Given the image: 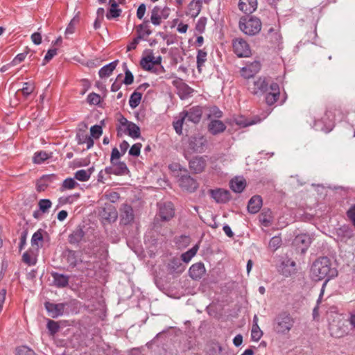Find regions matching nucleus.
I'll return each instance as SVG.
<instances>
[{
  "label": "nucleus",
  "instance_id": "6e6d98bb",
  "mask_svg": "<svg viewBox=\"0 0 355 355\" xmlns=\"http://www.w3.org/2000/svg\"><path fill=\"white\" fill-rule=\"evenodd\" d=\"M206 24H207V19L205 17H200L198 20L196 25V29L197 30V31H198L199 33L204 32V31L205 29Z\"/></svg>",
  "mask_w": 355,
  "mask_h": 355
},
{
  "label": "nucleus",
  "instance_id": "6e6552de",
  "mask_svg": "<svg viewBox=\"0 0 355 355\" xmlns=\"http://www.w3.org/2000/svg\"><path fill=\"white\" fill-rule=\"evenodd\" d=\"M207 142L206 139L200 135L191 137L188 141L187 150L191 153H201Z\"/></svg>",
  "mask_w": 355,
  "mask_h": 355
},
{
  "label": "nucleus",
  "instance_id": "f8f14e48",
  "mask_svg": "<svg viewBox=\"0 0 355 355\" xmlns=\"http://www.w3.org/2000/svg\"><path fill=\"white\" fill-rule=\"evenodd\" d=\"M111 164V166L106 167L105 169V171L107 174L124 175L128 173V168L125 163L118 161Z\"/></svg>",
  "mask_w": 355,
  "mask_h": 355
},
{
  "label": "nucleus",
  "instance_id": "e433bc0d",
  "mask_svg": "<svg viewBox=\"0 0 355 355\" xmlns=\"http://www.w3.org/2000/svg\"><path fill=\"white\" fill-rule=\"evenodd\" d=\"M142 94L137 91L134 92L129 99V105L132 108L137 107L141 100Z\"/></svg>",
  "mask_w": 355,
  "mask_h": 355
},
{
  "label": "nucleus",
  "instance_id": "bb28decb",
  "mask_svg": "<svg viewBox=\"0 0 355 355\" xmlns=\"http://www.w3.org/2000/svg\"><path fill=\"white\" fill-rule=\"evenodd\" d=\"M118 61H113L104 67H103L98 71V75L101 78L109 77L116 69Z\"/></svg>",
  "mask_w": 355,
  "mask_h": 355
},
{
  "label": "nucleus",
  "instance_id": "79ce46f5",
  "mask_svg": "<svg viewBox=\"0 0 355 355\" xmlns=\"http://www.w3.org/2000/svg\"><path fill=\"white\" fill-rule=\"evenodd\" d=\"M50 157L49 155L44 151L35 153L33 157V162L35 164H41Z\"/></svg>",
  "mask_w": 355,
  "mask_h": 355
},
{
  "label": "nucleus",
  "instance_id": "864d4df0",
  "mask_svg": "<svg viewBox=\"0 0 355 355\" xmlns=\"http://www.w3.org/2000/svg\"><path fill=\"white\" fill-rule=\"evenodd\" d=\"M125 67V78L123 80V83L126 85H131L134 81V76L132 73L129 71L127 68L125 64H124Z\"/></svg>",
  "mask_w": 355,
  "mask_h": 355
},
{
  "label": "nucleus",
  "instance_id": "13d9d810",
  "mask_svg": "<svg viewBox=\"0 0 355 355\" xmlns=\"http://www.w3.org/2000/svg\"><path fill=\"white\" fill-rule=\"evenodd\" d=\"M17 355H35V353L28 347L22 346L17 348Z\"/></svg>",
  "mask_w": 355,
  "mask_h": 355
},
{
  "label": "nucleus",
  "instance_id": "c756f323",
  "mask_svg": "<svg viewBox=\"0 0 355 355\" xmlns=\"http://www.w3.org/2000/svg\"><path fill=\"white\" fill-rule=\"evenodd\" d=\"M239 9L246 14L253 12L257 8V1H240Z\"/></svg>",
  "mask_w": 355,
  "mask_h": 355
},
{
  "label": "nucleus",
  "instance_id": "de8ad7c7",
  "mask_svg": "<svg viewBox=\"0 0 355 355\" xmlns=\"http://www.w3.org/2000/svg\"><path fill=\"white\" fill-rule=\"evenodd\" d=\"M103 133L102 127L98 125H93L90 128L91 137L98 139Z\"/></svg>",
  "mask_w": 355,
  "mask_h": 355
},
{
  "label": "nucleus",
  "instance_id": "5701e85b",
  "mask_svg": "<svg viewBox=\"0 0 355 355\" xmlns=\"http://www.w3.org/2000/svg\"><path fill=\"white\" fill-rule=\"evenodd\" d=\"M205 273V268L202 263H194L189 268V275L193 279H200Z\"/></svg>",
  "mask_w": 355,
  "mask_h": 355
},
{
  "label": "nucleus",
  "instance_id": "a18cd8bd",
  "mask_svg": "<svg viewBox=\"0 0 355 355\" xmlns=\"http://www.w3.org/2000/svg\"><path fill=\"white\" fill-rule=\"evenodd\" d=\"M83 230H77L69 236V241L71 243H78L83 239Z\"/></svg>",
  "mask_w": 355,
  "mask_h": 355
},
{
  "label": "nucleus",
  "instance_id": "a211bd4d",
  "mask_svg": "<svg viewBox=\"0 0 355 355\" xmlns=\"http://www.w3.org/2000/svg\"><path fill=\"white\" fill-rule=\"evenodd\" d=\"M214 200L218 203H225L230 199V193L227 190L216 189L210 191Z\"/></svg>",
  "mask_w": 355,
  "mask_h": 355
},
{
  "label": "nucleus",
  "instance_id": "72a5a7b5",
  "mask_svg": "<svg viewBox=\"0 0 355 355\" xmlns=\"http://www.w3.org/2000/svg\"><path fill=\"white\" fill-rule=\"evenodd\" d=\"M43 233V230H39L33 234L31 239V244L33 247L36 246L39 248L42 246Z\"/></svg>",
  "mask_w": 355,
  "mask_h": 355
},
{
  "label": "nucleus",
  "instance_id": "338daca9",
  "mask_svg": "<svg viewBox=\"0 0 355 355\" xmlns=\"http://www.w3.org/2000/svg\"><path fill=\"white\" fill-rule=\"evenodd\" d=\"M32 42L36 44L39 45L42 42V36L40 33H34L31 35Z\"/></svg>",
  "mask_w": 355,
  "mask_h": 355
},
{
  "label": "nucleus",
  "instance_id": "f257e3e1",
  "mask_svg": "<svg viewBox=\"0 0 355 355\" xmlns=\"http://www.w3.org/2000/svg\"><path fill=\"white\" fill-rule=\"evenodd\" d=\"M338 275L337 270L332 267L331 260L327 257H320L316 259L311 268V276L315 281L326 279L320 291V297L323 295L324 287L327 282Z\"/></svg>",
  "mask_w": 355,
  "mask_h": 355
},
{
  "label": "nucleus",
  "instance_id": "dca6fc26",
  "mask_svg": "<svg viewBox=\"0 0 355 355\" xmlns=\"http://www.w3.org/2000/svg\"><path fill=\"white\" fill-rule=\"evenodd\" d=\"M159 209V215L163 220H168L173 217L174 209L171 202H160Z\"/></svg>",
  "mask_w": 355,
  "mask_h": 355
},
{
  "label": "nucleus",
  "instance_id": "7ed1b4c3",
  "mask_svg": "<svg viewBox=\"0 0 355 355\" xmlns=\"http://www.w3.org/2000/svg\"><path fill=\"white\" fill-rule=\"evenodd\" d=\"M116 129L118 136L121 137L124 135H128L133 139H137L140 137L139 127L122 116L118 120Z\"/></svg>",
  "mask_w": 355,
  "mask_h": 355
},
{
  "label": "nucleus",
  "instance_id": "09e8293b",
  "mask_svg": "<svg viewBox=\"0 0 355 355\" xmlns=\"http://www.w3.org/2000/svg\"><path fill=\"white\" fill-rule=\"evenodd\" d=\"M281 245H282V239L279 236H273L269 242V247L272 250H276L281 246Z\"/></svg>",
  "mask_w": 355,
  "mask_h": 355
},
{
  "label": "nucleus",
  "instance_id": "b1692460",
  "mask_svg": "<svg viewBox=\"0 0 355 355\" xmlns=\"http://www.w3.org/2000/svg\"><path fill=\"white\" fill-rule=\"evenodd\" d=\"M206 166V161L202 157H196L189 162V167L193 172H202Z\"/></svg>",
  "mask_w": 355,
  "mask_h": 355
},
{
  "label": "nucleus",
  "instance_id": "f704fd0d",
  "mask_svg": "<svg viewBox=\"0 0 355 355\" xmlns=\"http://www.w3.org/2000/svg\"><path fill=\"white\" fill-rule=\"evenodd\" d=\"M121 12V10L118 8V4L116 1L112 3L106 17L108 19L118 17Z\"/></svg>",
  "mask_w": 355,
  "mask_h": 355
},
{
  "label": "nucleus",
  "instance_id": "7c9ffc66",
  "mask_svg": "<svg viewBox=\"0 0 355 355\" xmlns=\"http://www.w3.org/2000/svg\"><path fill=\"white\" fill-rule=\"evenodd\" d=\"M200 8V1H190L187 13L192 17H196L199 14Z\"/></svg>",
  "mask_w": 355,
  "mask_h": 355
},
{
  "label": "nucleus",
  "instance_id": "1a4fd4ad",
  "mask_svg": "<svg viewBox=\"0 0 355 355\" xmlns=\"http://www.w3.org/2000/svg\"><path fill=\"white\" fill-rule=\"evenodd\" d=\"M248 85L249 91L254 94H261L268 91V84L263 78L249 82Z\"/></svg>",
  "mask_w": 355,
  "mask_h": 355
},
{
  "label": "nucleus",
  "instance_id": "c9c22d12",
  "mask_svg": "<svg viewBox=\"0 0 355 355\" xmlns=\"http://www.w3.org/2000/svg\"><path fill=\"white\" fill-rule=\"evenodd\" d=\"M253 320L255 322V324L252 327L251 336H252V340H254L255 341H258L261 338L263 334L257 323V315H254Z\"/></svg>",
  "mask_w": 355,
  "mask_h": 355
},
{
  "label": "nucleus",
  "instance_id": "052dcab7",
  "mask_svg": "<svg viewBox=\"0 0 355 355\" xmlns=\"http://www.w3.org/2000/svg\"><path fill=\"white\" fill-rule=\"evenodd\" d=\"M22 260L24 263L29 266L34 265L35 263V258L31 256L29 252H26L22 256Z\"/></svg>",
  "mask_w": 355,
  "mask_h": 355
},
{
  "label": "nucleus",
  "instance_id": "a878e982",
  "mask_svg": "<svg viewBox=\"0 0 355 355\" xmlns=\"http://www.w3.org/2000/svg\"><path fill=\"white\" fill-rule=\"evenodd\" d=\"M209 130L213 135H217L223 132L225 128V125L219 120H211L209 124Z\"/></svg>",
  "mask_w": 355,
  "mask_h": 355
},
{
  "label": "nucleus",
  "instance_id": "4468645a",
  "mask_svg": "<svg viewBox=\"0 0 355 355\" xmlns=\"http://www.w3.org/2000/svg\"><path fill=\"white\" fill-rule=\"evenodd\" d=\"M179 186L189 192H193L198 188V183L191 176L187 175H182L178 180Z\"/></svg>",
  "mask_w": 355,
  "mask_h": 355
},
{
  "label": "nucleus",
  "instance_id": "473e14b6",
  "mask_svg": "<svg viewBox=\"0 0 355 355\" xmlns=\"http://www.w3.org/2000/svg\"><path fill=\"white\" fill-rule=\"evenodd\" d=\"M53 282L58 287H64L68 284L69 279L67 276L58 273H53Z\"/></svg>",
  "mask_w": 355,
  "mask_h": 355
},
{
  "label": "nucleus",
  "instance_id": "2f4dec72",
  "mask_svg": "<svg viewBox=\"0 0 355 355\" xmlns=\"http://www.w3.org/2000/svg\"><path fill=\"white\" fill-rule=\"evenodd\" d=\"M136 30L137 33V37L140 40L144 39L151 34V31L150 30L149 26L146 24L137 26Z\"/></svg>",
  "mask_w": 355,
  "mask_h": 355
},
{
  "label": "nucleus",
  "instance_id": "774afa93",
  "mask_svg": "<svg viewBox=\"0 0 355 355\" xmlns=\"http://www.w3.org/2000/svg\"><path fill=\"white\" fill-rule=\"evenodd\" d=\"M26 55L24 53L18 54L12 61L11 64L12 66L17 65L24 60Z\"/></svg>",
  "mask_w": 355,
  "mask_h": 355
},
{
  "label": "nucleus",
  "instance_id": "a19ab883",
  "mask_svg": "<svg viewBox=\"0 0 355 355\" xmlns=\"http://www.w3.org/2000/svg\"><path fill=\"white\" fill-rule=\"evenodd\" d=\"M78 185V183L76 182L74 179L67 178L66 180H64L62 184L61 190L64 191L66 189H73Z\"/></svg>",
  "mask_w": 355,
  "mask_h": 355
},
{
  "label": "nucleus",
  "instance_id": "cd10ccee",
  "mask_svg": "<svg viewBox=\"0 0 355 355\" xmlns=\"http://www.w3.org/2000/svg\"><path fill=\"white\" fill-rule=\"evenodd\" d=\"M245 180L241 177H236L230 182V187L233 191L241 193L245 187Z\"/></svg>",
  "mask_w": 355,
  "mask_h": 355
},
{
  "label": "nucleus",
  "instance_id": "e2e57ef3",
  "mask_svg": "<svg viewBox=\"0 0 355 355\" xmlns=\"http://www.w3.org/2000/svg\"><path fill=\"white\" fill-rule=\"evenodd\" d=\"M57 54V49H49L44 58V64L46 63V62H49L55 55Z\"/></svg>",
  "mask_w": 355,
  "mask_h": 355
},
{
  "label": "nucleus",
  "instance_id": "393cba45",
  "mask_svg": "<svg viewBox=\"0 0 355 355\" xmlns=\"http://www.w3.org/2000/svg\"><path fill=\"white\" fill-rule=\"evenodd\" d=\"M262 206V199L259 196H254L250 198L248 205L249 212L252 214L257 213Z\"/></svg>",
  "mask_w": 355,
  "mask_h": 355
},
{
  "label": "nucleus",
  "instance_id": "3c124183",
  "mask_svg": "<svg viewBox=\"0 0 355 355\" xmlns=\"http://www.w3.org/2000/svg\"><path fill=\"white\" fill-rule=\"evenodd\" d=\"M51 202L48 199H42L39 201L38 205L40 209L43 212L46 213L48 211L49 208L51 207Z\"/></svg>",
  "mask_w": 355,
  "mask_h": 355
},
{
  "label": "nucleus",
  "instance_id": "5fc2aeb1",
  "mask_svg": "<svg viewBox=\"0 0 355 355\" xmlns=\"http://www.w3.org/2000/svg\"><path fill=\"white\" fill-rule=\"evenodd\" d=\"M78 137V143L79 144H86L87 145V149L91 148L94 146V140L93 138L91 137L85 136L84 140H80V135H78L77 136Z\"/></svg>",
  "mask_w": 355,
  "mask_h": 355
},
{
  "label": "nucleus",
  "instance_id": "423d86ee",
  "mask_svg": "<svg viewBox=\"0 0 355 355\" xmlns=\"http://www.w3.org/2000/svg\"><path fill=\"white\" fill-rule=\"evenodd\" d=\"M232 47L234 52L239 58L249 57L251 55L249 44L241 38H236L233 40Z\"/></svg>",
  "mask_w": 355,
  "mask_h": 355
},
{
  "label": "nucleus",
  "instance_id": "4c0bfd02",
  "mask_svg": "<svg viewBox=\"0 0 355 355\" xmlns=\"http://www.w3.org/2000/svg\"><path fill=\"white\" fill-rule=\"evenodd\" d=\"M207 52L202 49L198 50L197 55V68L199 72L201 71L202 67L207 60Z\"/></svg>",
  "mask_w": 355,
  "mask_h": 355
},
{
  "label": "nucleus",
  "instance_id": "f03ea898",
  "mask_svg": "<svg viewBox=\"0 0 355 355\" xmlns=\"http://www.w3.org/2000/svg\"><path fill=\"white\" fill-rule=\"evenodd\" d=\"M162 60L160 55L155 57L152 52H150L141 58L140 65L144 70L158 75L165 71L164 67L161 65Z\"/></svg>",
  "mask_w": 355,
  "mask_h": 355
},
{
  "label": "nucleus",
  "instance_id": "603ef678",
  "mask_svg": "<svg viewBox=\"0 0 355 355\" xmlns=\"http://www.w3.org/2000/svg\"><path fill=\"white\" fill-rule=\"evenodd\" d=\"M87 102L91 105H98L101 103V96L96 93H91L87 96Z\"/></svg>",
  "mask_w": 355,
  "mask_h": 355
},
{
  "label": "nucleus",
  "instance_id": "4d7b16f0",
  "mask_svg": "<svg viewBox=\"0 0 355 355\" xmlns=\"http://www.w3.org/2000/svg\"><path fill=\"white\" fill-rule=\"evenodd\" d=\"M141 146H142L140 143L135 144L129 150V154L135 157L139 156L140 154Z\"/></svg>",
  "mask_w": 355,
  "mask_h": 355
},
{
  "label": "nucleus",
  "instance_id": "ddd939ff",
  "mask_svg": "<svg viewBox=\"0 0 355 355\" xmlns=\"http://www.w3.org/2000/svg\"><path fill=\"white\" fill-rule=\"evenodd\" d=\"M334 234L337 241L346 243L354 236V231L350 227L343 225L336 229Z\"/></svg>",
  "mask_w": 355,
  "mask_h": 355
},
{
  "label": "nucleus",
  "instance_id": "37998d69",
  "mask_svg": "<svg viewBox=\"0 0 355 355\" xmlns=\"http://www.w3.org/2000/svg\"><path fill=\"white\" fill-rule=\"evenodd\" d=\"M186 122V119L182 116L181 112L179 114L178 119L173 122V128L178 135H181L182 132V125Z\"/></svg>",
  "mask_w": 355,
  "mask_h": 355
},
{
  "label": "nucleus",
  "instance_id": "c03bdc74",
  "mask_svg": "<svg viewBox=\"0 0 355 355\" xmlns=\"http://www.w3.org/2000/svg\"><path fill=\"white\" fill-rule=\"evenodd\" d=\"M78 21H79V18L77 16L74 17L71 20V21L69 22V24L67 26L66 31H65L66 35H71L74 33L76 26L78 24Z\"/></svg>",
  "mask_w": 355,
  "mask_h": 355
},
{
  "label": "nucleus",
  "instance_id": "0e129e2a",
  "mask_svg": "<svg viewBox=\"0 0 355 355\" xmlns=\"http://www.w3.org/2000/svg\"><path fill=\"white\" fill-rule=\"evenodd\" d=\"M121 157L120 152L116 148H114L112 150L110 162L111 163H114L115 162H118Z\"/></svg>",
  "mask_w": 355,
  "mask_h": 355
},
{
  "label": "nucleus",
  "instance_id": "49530a36",
  "mask_svg": "<svg viewBox=\"0 0 355 355\" xmlns=\"http://www.w3.org/2000/svg\"><path fill=\"white\" fill-rule=\"evenodd\" d=\"M34 89L35 86L33 83H24L23 87L20 89V91L25 97H27L34 91Z\"/></svg>",
  "mask_w": 355,
  "mask_h": 355
},
{
  "label": "nucleus",
  "instance_id": "aec40b11",
  "mask_svg": "<svg viewBox=\"0 0 355 355\" xmlns=\"http://www.w3.org/2000/svg\"><path fill=\"white\" fill-rule=\"evenodd\" d=\"M269 92L266 96V101L268 105H272L277 102L279 96V87L277 83H272L270 85Z\"/></svg>",
  "mask_w": 355,
  "mask_h": 355
},
{
  "label": "nucleus",
  "instance_id": "20e7f679",
  "mask_svg": "<svg viewBox=\"0 0 355 355\" xmlns=\"http://www.w3.org/2000/svg\"><path fill=\"white\" fill-rule=\"evenodd\" d=\"M239 28L245 34L254 35L261 31V22L257 17H242L239 21Z\"/></svg>",
  "mask_w": 355,
  "mask_h": 355
},
{
  "label": "nucleus",
  "instance_id": "412c9836",
  "mask_svg": "<svg viewBox=\"0 0 355 355\" xmlns=\"http://www.w3.org/2000/svg\"><path fill=\"white\" fill-rule=\"evenodd\" d=\"M121 220L124 225L130 223L134 220L132 208L126 204H123L120 209Z\"/></svg>",
  "mask_w": 355,
  "mask_h": 355
},
{
  "label": "nucleus",
  "instance_id": "9b49d317",
  "mask_svg": "<svg viewBox=\"0 0 355 355\" xmlns=\"http://www.w3.org/2000/svg\"><path fill=\"white\" fill-rule=\"evenodd\" d=\"M99 215L103 221L108 223L114 222L118 217L116 208L111 204L106 205L100 211Z\"/></svg>",
  "mask_w": 355,
  "mask_h": 355
},
{
  "label": "nucleus",
  "instance_id": "39448f33",
  "mask_svg": "<svg viewBox=\"0 0 355 355\" xmlns=\"http://www.w3.org/2000/svg\"><path fill=\"white\" fill-rule=\"evenodd\" d=\"M295 320L288 313H283L275 320V330L278 334H286L293 327Z\"/></svg>",
  "mask_w": 355,
  "mask_h": 355
},
{
  "label": "nucleus",
  "instance_id": "58836bf2",
  "mask_svg": "<svg viewBox=\"0 0 355 355\" xmlns=\"http://www.w3.org/2000/svg\"><path fill=\"white\" fill-rule=\"evenodd\" d=\"M169 266L173 272L181 273L185 270V266L180 263L178 259H173Z\"/></svg>",
  "mask_w": 355,
  "mask_h": 355
},
{
  "label": "nucleus",
  "instance_id": "f3484780",
  "mask_svg": "<svg viewBox=\"0 0 355 355\" xmlns=\"http://www.w3.org/2000/svg\"><path fill=\"white\" fill-rule=\"evenodd\" d=\"M311 242L312 238L307 234H299L294 240L295 245L301 249L302 252H304L307 250Z\"/></svg>",
  "mask_w": 355,
  "mask_h": 355
},
{
  "label": "nucleus",
  "instance_id": "ea45409f",
  "mask_svg": "<svg viewBox=\"0 0 355 355\" xmlns=\"http://www.w3.org/2000/svg\"><path fill=\"white\" fill-rule=\"evenodd\" d=\"M198 250V246L196 245L187 252L182 254V260L185 263H189L191 259L196 255Z\"/></svg>",
  "mask_w": 355,
  "mask_h": 355
},
{
  "label": "nucleus",
  "instance_id": "9d476101",
  "mask_svg": "<svg viewBox=\"0 0 355 355\" xmlns=\"http://www.w3.org/2000/svg\"><path fill=\"white\" fill-rule=\"evenodd\" d=\"M182 116L186 119V121H191L197 123L200 121L202 111L200 107H192L188 110H184L181 112Z\"/></svg>",
  "mask_w": 355,
  "mask_h": 355
},
{
  "label": "nucleus",
  "instance_id": "8fccbe9b",
  "mask_svg": "<svg viewBox=\"0 0 355 355\" xmlns=\"http://www.w3.org/2000/svg\"><path fill=\"white\" fill-rule=\"evenodd\" d=\"M236 124L241 127H246L256 123L255 121H250L242 116H238L234 119Z\"/></svg>",
  "mask_w": 355,
  "mask_h": 355
},
{
  "label": "nucleus",
  "instance_id": "2eb2a0df",
  "mask_svg": "<svg viewBox=\"0 0 355 355\" xmlns=\"http://www.w3.org/2000/svg\"><path fill=\"white\" fill-rule=\"evenodd\" d=\"M261 69V64L259 61H254L241 69V75L244 78L248 79L257 73Z\"/></svg>",
  "mask_w": 355,
  "mask_h": 355
},
{
  "label": "nucleus",
  "instance_id": "6ab92c4d",
  "mask_svg": "<svg viewBox=\"0 0 355 355\" xmlns=\"http://www.w3.org/2000/svg\"><path fill=\"white\" fill-rule=\"evenodd\" d=\"M65 304L45 303V308L52 318H57L63 314Z\"/></svg>",
  "mask_w": 355,
  "mask_h": 355
},
{
  "label": "nucleus",
  "instance_id": "680f3d73",
  "mask_svg": "<svg viewBox=\"0 0 355 355\" xmlns=\"http://www.w3.org/2000/svg\"><path fill=\"white\" fill-rule=\"evenodd\" d=\"M260 221L264 227H269L272 221L270 215L262 214L260 216Z\"/></svg>",
  "mask_w": 355,
  "mask_h": 355
},
{
  "label": "nucleus",
  "instance_id": "69168bd1",
  "mask_svg": "<svg viewBox=\"0 0 355 355\" xmlns=\"http://www.w3.org/2000/svg\"><path fill=\"white\" fill-rule=\"evenodd\" d=\"M211 116L215 118H220L222 116V112L216 107H211L209 114V117Z\"/></svg>",
  "mask_w": 355,
  "mask_h": 355
},
{
  "label": "nucleus",
  "instance_id": "4be33fe9",
  "mask_svg": "<svg viewBox=\"0 0 355 355\" xmlns=\"http://www.w3.org/2000/svg\"><path fill=\"white\" fill-rule=\"evenodd\" d=\"M296 263L294 261L287 259L282 261L280 270L284 276H290L295 272Z\"/></svg>",
  "mask_w": 355,
  "mask_h": 355
},
{
  "label": "nucleus",
  "instance_id": "c85d7f7f",
  "mask_svg": "<svg viewBox=\"0 0 355 355\" xmlns=\"http://www.w3.org/2000/svg\"><path fill=\"white\" fill-rule=\"evenodd\" d=\"M94 171V167L88 169H81L77 171L74 174V178L81 182H86L89 180L92 174Z\"/></svg>",
  "mask_w": 355,
  "mask_h": 355
},
{
  "label": "nucleus",
  "instance_id": "0eeeda50",
  "mask_svg": "<svg viewBox=\"0 0 355 355\" xmlns=\"http://www.w3.org/2000/svg\"><path fill=\"white\" fill-rule=\"evenodd\" d=\"M170 15V9L168 7L155 6L151 11L150 21L155 26H159L162 19H166Z\"/></svg>",
  "mask_w": 355,
  "mask_h": 355
},
{
  "label": "nucleus",
  "instance_id": "bf43d9fd",
  "mask_svg": "<svg viewBox=\"0 0 355 355\" xmlns=\"http://www.w3.org/2000/svg\"><path fill=\"white\" fill-rule=\"evenodd\" d=\"M47 328L51 334H55L59 329V325L53 320H49L47 324Z\"/></svg>",
  "mask_w": 355,
  "mask_h": 355
}]
</instances>
